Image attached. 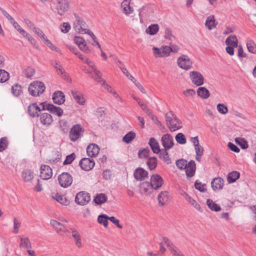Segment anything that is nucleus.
<instances>
[{"instance_id":"47","label":"nucleus","mask_w":256,"mask_h":256,"mask_svg":"<svg viewBox=\"0 0 256 256\" xmlns=\"http://www.w3.org/2000/svg\"><path fill=\"white\" fill-rule=\"evenodd\" d=\"M58 74H59L64 80L70 82L71 80L68 76V74L65 71L64 69L62 67L56 70Z\"/></svg>"},{"instance_id":"63","label":"nucleus","mask_w":256,"mask_h":256,"mask_svg":"<svg viewBox=\"0 0 256 256\" xmlns=\"http://www.w3.org/2000/svg\"><path fill=\"white\" fill-rule=\"evenodd\" d=\"M70 29V25L68 22H64L60 26L61 32L67 33Z\"/></svg>"},{"instance_id":"30","label":"nucleus","mask_w":256,"mask_h":256,"mask_svg":"<svg viewBox=\"0 0 256 256\" xmlns=\"http://www.w3.org/2000/svg\"><path fill=\"white\" fill-rule=\"evenodd\" d=\"M22 177L25 182H30L34 178V172L30 169L23 170Z\"/></svg>"},{"instance_id":"7","label":"nucleus","mask_w":256,"mask_h":256,"mask_svg":"<svg viewBox=\"0 0 256 256\" xmlns=\"http://www.w3.org/2000/svg\"><path fill=\"white\" fill-rule=\"evenodd\" d=\"M58 180L61 186L68 188L72 184L73 179L69 173L62 172L59 175Z\"/></svg>"},{"instance_id":"5","label":"nucleus","mask_w":256,"mask_h":256,"mask_svg":"<svg viewBox=\"0 0 256 256\" xmlns=\"http://www.w3.org/2000/svg\"><path fill=\"white\" fill-rule=\"evenodd\" d=\"M52 4L57 13L60 16L64 15L70 8V0H54Z\"/></svg>"},{"instance_id":"61","label":"nucleus","mask_w":256,"mask_h":256,"mask_svg":"<svg viewBox=\"0 0 256 256\" xmlns=\"http://www.w3.org/2000/svg\"><path fill=\"white\" fill-rule=\"evenodd\" d=\"M60 126L62 130L64 132H68V122L64 120L59 121Z\"/></svg>"},{"instance_id":"43","label":"nucleus","mask_w":256,"mask_h":256,"mask_svg":"<svg viewBox=\"0 0 256 256\" xmlns=\"http://www.w3.org/2000/svg\"><path fill=\"white\" fill-rule=\"evenodd\" d=\"M206 26L209 29L212 30V28L216 27L215 20L214 16H210L208 18L206 22Z\"/></svg>"},{"instance_id":"41","label":"nucleus","mask_w":256,"mask_h":256,"mask_svg":"<svg viewBox=\"0 0 256 256\" xmlns=\"http://www.w3.org/2000/svg\"><path fill=\"white\" fill-rule=\"evenodd\" d=\"M146 164L150 170H154L157 166V159L156 157H150L146 161Z\"/></svg>"},{"instance_id":"32","label":"nucleus","mask_w":256,"mask_h":256,"mask_svg":"<svg viewBox=\"0 0 256 256\" xmlns=\"http://www.w3.org/2000/svg\"><path fill=\"white\" fill-rule=\"evenodd\" d=\"M168 150L162 149L159 152V158L167 164H171V160L168 152Z\"/></svg>"},{"instance_id":"56","label":"nucleus","mask_w":256,"mask_h":256,"mask_svg":"<svg viewBox=\"0 0 256 256\" xmlns=\"http://www.w3.org/2000/svg\"><path fill=\"white\" fill-rule=\"evenodd\" d=\"M98 222L106 228L108 226V216L106 214H100L98 218Z\"/></svg>"},{"instance_id":"57","label":"nucleus","mask_w":256,"mask_h":256,"mask_svg":"<svg viewBox=\"0 0 256 256\" xmlns=\"http://www.w3.org/2000/svg\"><path fill=\"white\" fill-rule=\"evenodd\" d=\"M8 78L9 74L4 70H0V82H6Z\"/></svg>"},{"instance_id":"12","label":"nucleus","mask_w":256,"mask_h":256,"mask_svg":"<svg viewBox=\"0 0 256 256\" xmlns=\"http://www.w3.org/2000/svg\"><path fill=\"white\" fill-rule=\"evenodd\" d=\"M154 56L156 58H162L168 56L170 55V50L168 46H162L158 48L156 47L152 48Z\"/></svg>"},{"instance_id":"2","label":"nucleus","mask_w":256,"mask_h":256,"mask_svg":"<svg viewBox=\"0 0 256 256\" xmlns=\"http://www.w3.org/2000/svg\"><path fill=\"white\" fill-rule=\"evenodd\" d=\"M76 21L74 24V30L80 34H89L91 38H96L95 35L89 30L87 28L88 26L83 20L78 15L74 14Z\"/></svg>"},{"instance_id":"22","label":"nucleus","mask_w":256,"mask_h":256,"mask_svg":"<svg viewBox=\"0 0 256 256\" xmlns=\"http://www.w3.org/2000/svg\"><path fill=\"white\" fill-rule=\"evenodd\" d=\"M41 109L36 103L30 104L28 109V114L32 117L34 118L40 116V112Z\"/></svg>"},{"instance_id":"13","label":"nucleus","mask_w":256,"mask_h":256,"mask_svg":"<svg viewBox=\"0 0 256 256\" xmlns=\"http://www.w3.org/2000/svg\"><path fill=\"white\" fill-rule=\"evenodd\" d=\"M150 183L153 188L156 190L162 187L164 184V180L160 176L154 174L152 176Z\"/></svg>"},{"instance_id":"35","label":"nucleus","mask_w":256,"mask_h":256,"mask_svg":"<svg viewBox=\"0 0 256 256\" xmlns=\"http://www.w3.org/2000/svg\"><path fill=\"white\" fill-rule=\"evenodd\" d=\"M72 230V235L74 238L76 246L78 248H80L82 246V240L79 232L75 229Z\"/></svg>"},{"instance_id":"38","label":"nucleus","mask_w":256,"mask_h":256,"mask_svg":"<svg viewBox=\"0 0 256 256\" xmlns=\"http://www.w3.org/2000/svg\"><path fill=\"white\" fill-rule=\"evenodd\" d=\"M226 44L234 47H238V40L235 35H231L226 40Z\"/></svg>"},{"instance_id":"62","label":"nucleus","mask_w":256,"mask_h":256,"mask_svg":"<svg viewBox=\"0 0 256 256\" xmlns=\"http://www.w3.org/2000/svg\"><path fill=\"white\" fill-rule=\"evenodd\" d=\"M194 186L196 190H198L199 191H200L201 192H204L206 190V184H202L200 182H198L197 181L194 184Z\"/></svg>"},{"instance_id":"59","label":"nucleus","mask_w":256,"mask_h":256,"mask_svg":"<svg viewBox=\"0 0 256 256\" xmlns=\"http://www.w3.org/2000/svg\"><path fill=\"white\" fill-rule=\"evenodd\" d=\"M164 37L166 39L172 41L175 37L172 33V30L170 28H166L164 31Z\"/></svg>"},{"instance_id":"19","label":"nucleus","mask_w":256,"mask_h":256,"mask_svg":"<svg viewBox=\"0 0 256 256\" xmlns=\"http://www.w3.org/2000/svg\"><path fill=\"white\" fill-rule=\"evenodd\" d=\"M74 42L79 48L85 53L88 54L90 52V50L87 46L85 40L82 37L76 36L74 38Z\"/></svg>"},{"instance_id":"26","label":"nucleus","mask_w":256,"mask_h":256,"mask_svg":"<svg viewBox=\"0 0 256 256\" xmlns=\"http://www.w3.org/2000/svg\"><path fill=\"white\" fill-rule=\"evenodd\" d=\"M196 168L195 162L194 160H190L184 169L188 177L191 178L194 176L196 172Z\"/></svg>"},{"instance_id":"21","label":"nucleus","mask_w":256,"mask_h":256,"mask_svg":"<svg viewBox=\"0 0 256 256\" xmlns=\"http://www.w3.org/2000/svg\"><path fill=\"white\" fill-rule=\"evenodd\" d=\"M50 224L60 234L63 235L68 230L67 228L63 224L56 220H51Z\"/></svg>"},{"instance_id":"15","label":"nucleus","mask_w":256,"mask_h":256,"mask_svg":"<svg viewBox=\"0 0 256 256\" xmlns=\"http://www.w3.org/2000/svg\"><path fill=\"white\" fill-rule=\"evenodd\" d=\"M71 94L74 100L80 105H84L86 100L84 94L80 91L77 90H72Z\"/></svg>"},{"instance_id":"51","label":"nucleus","mask_w":256,"mask_h":256,"mask_svg":"<svg viewBox=\"0 0 256 256\" xmlns=\"http://www.w3.org/2000/svg\"><path fill=\"white\" fill-rule=\"evenodd\" d=\"M175 139L178 143L180 144H186V140L185 136L182 132L178 133Z\"/></svg>"},{"instance_id":"18","label":"nucleus","mask_w":256,"mask_h":256,"mask_svg":"<svg viewBox=\"0 0 256 256\" xmlns=\"http://www.w3.org/2000/svg\"><path fill=\"white\" fill-rule=\"evenodd\" d=\"M158 203L161 206H164L168 204L170 202V196L169 192L166 191L161 192L158 197Z\"/></svg>"},{"instance_id":"16","label":"nucleus","mask_w":256,"mask_h":256,"mask_svg":"<svg viewBox=\"0 0 256 256\" xmlns=\"http://www.w3.org/2000/svg\"><path fill=\"white\" fill-rule=\"evenodd\" d=\"M52 169L47 165H42L40 167V176L44 180H47L52 178Z\"/></svg>"},{"instance_id":"48","label":"nucleus","mask_w":256,"mask_h":256,"mask_svg":"<svg viewBox=\"0 0 256 256\" xmlns=\"http://www.w3.org/2000/svg\"><path fill=\"white\" fill-rule=\"evenodd\" d=\"M235 142L242 149H246L248 148V142L244 138H235Z\"/></svg>"},{"instance_id":"27","label":"nucleus","mask_w":256,"mask_h":256,"mask_svg":"<svg viewBox=\"0 0 256 256\" xmlns=\"http://www.w3.org/2000/svg\"><path fill=\"white\" fill-rule=\"evenodd\" d=\"M40 122L44 125L50 126L53 122V118L50 114L44 112L40 115Z\"/></svg>"},{"instance_id":"54","label":"nucleus","mask_w":256,"mask_h":256,"mask_svg":"<svg viewBox=\"0 0 256 256\" xmlns=\"http://www.w3.org/2000/svg\"><path fill=\"white\" fill-rule=\"evenodd\" d=\"M12 91L14 96H18L22 92V86L20 84H16L12 86Z\"/></svg>"},{"instance_id":"3","label":"nucleus","mask_w":256,"mask_h":256,"mask_svg":"<svg viewBox=\"0 0 256 256\" xmlns=\"http://www.w3.org/2000/svg\"><path fill=\"white\" fill-rule=\"evenodd\" d=\"M164 244H166L170 251L171 253L175 256H184L181 251L174 245L171 241L167 238H163L162 241L160 243V249L159 252L164 254L166 249L164 246Z\"/></svg>"},{"instance_id":"11","label":"nucleus","mask_w":256,"mask_h":256,"mask_svg":"<svg viewBox=\"0 0 256 256\" xmlns=\"http://www.w3.org/2000/svg\"><path fill=\"white\" fill-rule=\"evenodd\" d=\"M161 142L164 149L170 150L174 145L173 137L169 134H166L161 138Z\"/></svg>"},{"instance_id":"45","label":"nucleus","mask_w":256,"mask_h":256,"mask_svg":"<svg viewBox=\"0 0 256 256\" xmlns=\"http://www.w3.org/2000/svg\"><path fill=\"white\" fill-rule=\"evenodd\" d=\"M158 29L159 26L158 24H152L148 26L146 32L150 35H154L158 32Z\"/></svg>"},{"instance_id":"20","label":"nucleus","mask_w":256,"mask_h":256,"mask_svg":"<svg viewBox=\"0 0 256 256\" xmlns=\"http://www.w3.org/2000/svg\"><path fill=\"white\" fill-rule=\"evenodd\" d=\"M52 100L56 104L60 105L65 102V96L63 92L56 91L52 94Z\"/></svg>"},{"instance_id":"4","label":"nucleus","mask_w":256,"mask_h":256,"mask_svg":"<svg viewBox=\"0 0 256 256\" xmlns=\"http://www.w3.org/2000/svg\"><path fill=\"white\" fill-rule=\"evenodd\" d=\"M45 89L46 86L44 84L38 80L32 82L28 86V92L34 96H37L42 94Z\"/></svg>"},{"instance_id":"50","label":"nucleus","mask_w":256,"mask_h":256,"mask_svg":"<svg viewBox=\"0 0 256 256\" xmlns=\"http://www.w3.org/2000/svg\"><path fill=\"white\" fill-rule=\"evenodd\" d=\"M246 46L248 50L252 54H256V45L252 40H248L246 42Z\"/></svg>"},{"instance_id":"14","label":"nucleus","mask_w":256,"mask_h":256,"mask_svg":"<svg viewBox=\"0 0 256 256\" xmlns=\"http://www.w3.org/2000/svg\"><path fill=\"white\" fill-rule=\"evenodd\" d=\"M79 164L82 170L86 171H88L94 167L95 162L92 159L83 158L80 160Z\"/></svg>"},{"instance_id":"36","label":"nucleus","mask_w":256,"mask_h":256,"mask_svg":"<svg viewBox=\"0 0 256 256\" xmlns=\"http://www.w3.org/2000/svg\"><path fill=\"white\" fill-rule=\"evenodd\" d=\"M52 198L64 206H67L69 204V201L64 196L58 193L52 196Z\"/></svg>"},{"instance_id":"8","label":"nucleus","mask_w":256,"mask_h":256,"mask_svg":"<svg viewBox=\"0 0 256 256\" xmlns=\"http://www.w3.org/2000/svg\"><path fill=\"white\" fill-rule=\"evenodd\" d=\"M178 66L184 70H188L192 66V62L187 55L182 54L177 60Z\"/></svg>"},{"instance_id":"33","label":"nucleus","mask_w":256,"mask_h":256,"mask_svg":"<svg viewBox=\"0 0 256 256\" xmlns=\"http://www.w3.org/2000/svg\"><path fill=\"white\" fill-rule=\"evenodd\" d=\"M240 176V173L236 171L230 172L227 176V180L229 184L235 182Z\"/></svg>"},{"instance_id":"28","label":"nucleus","mask_w":256,"mask_h":256,"mask_svg":"<svg viewBox=\"0 0 256 256\" xmlns=\"http://www.w3.org/2000/svg\"><path fill=\"white\" fill-rule=\"evenodd\" d=\"M130 0H124L122 3V8L123 12L126 16L133 13L134 9L130 6Z\"/></svg>"},{"instance_id":"9","label":"nucleus","mask_w":256,"mask_h":256,"mask_svg":"<svg viewBox=\"0 0 256 256\" xmlns=\"http://www.w3.org/2000/svg\"><path fill=\"white\" fill-rule=\"evenodd\" d=\"M190 77L192 82L196 86H200L204 83L203 76L198 72L192 71L190 72Z\"/></svg>"},{"instance_id":"39","label":"nucleus","mask_w":256,"mask_h":256,"mask_svg":"<svg viewBox=\"0 0 256 256\" xmlns=\"http://www.w3.org/2000/svg\"><path fill=\"white\" fill-rule=\"evenodd\" d=\"M106 196L105 194L102 193L96 194L94 201L97 204H102L106 202Z\"/></svg>"},{"instance_id":"24","label":"nucleus","mask_w":256,"mask_h":256,"mask_svg":"<svg viewBox=\"0 0 256 256\" xmlns=\"http://www.w3.org/2000/svg\"><path fill=\"white\" fill-rule=\"evenodd\" d=\"M86 152L88 156L90 157L96 156L100 152V148L96 144H90L87 147Z\"/></svg>"},{"instance_id":"23","label":"nucleus","mask_w":256,"mask_h":256,"mask_svg":"<svg viewBox=\"0 0 256 256\" xmlns=\"http://www.w3.org/2000/svg\"><path fill=\"white\" fill-rule=\"evenodd\" d=\"M212 190L216 192L222 188L224 186V180L220 178H216L213 179L211 183Z\"/></svg>"},{"instance_id":"60","label":"nucleus","mask_w":256,"mask_h":256,"mask_svg":"<svg viewBox=\"0 0 256 256\" xmlns=\"http://www.w3.org/2000/svg\"><path fill=\"white\" fill-rule=\"evenodd\" d=\"M24 73L26 77L30 78L34 75L35 70L33 68L28 67L24 70Z\"/></svg>"},{"instance_id":"42","label":"nucleus","mask_w":256,"mask_h":256,"mask_svg":"<svg viewBox=\"0 0 256 256\" xmlns=\"http://www.w3.org/2000/svg\"><path fill=\"white\" fill-rule=\"evenodd\" d=\"M136 137V134L132 131L129 132L122 138V140L126 144H130Z\"/></svg>"},{"instance_id":"53","label":"nucleus","mask_w":256,"mask_h":256,"mask_svg":"<svg viewBox=\"0 0 256 256\" xmlns=\"http://www.w3.org/2000/svg\"><path fill=\"white\" fill-rule=\"evenodd\" d=\"M216 109L220 114H226L228 111V107L224 104H218Z\"/></svg>"},{"instance_id":"49","label":"nucleus","mask_w":256,"mask_h":256,"mask_svg":"<svg viewBox=\"0 0 256 256\" xmlns=\"http://www.w3.org/2000/svg\"><path fill=\"white\" fill-rule=\"evenodd\" d=\"M150 150L148 148H142L139 150L138 157L140 158H146L149 156Z\"/></svg>"},{"instance_id":"6","label":"nucleus","mask_w":256,"mask_h":256,"mask_svg":"<svg viewBox=\"0 0 256 256\" xmlns=\"http://www.w3.org/2000/svg\"><path fill=\"white\" fill-rule=\"evenodd\" d=\"M84 132V128L80 124H76L70 129V138L72 141H76L80 138Z\"/></svg>"},{"instance_id":"52","label":"nucleus","mask_w":256,"mask_h":256,"mask_svg":"<svg viewBox=\"0 0 256 256\" xmlns=\"http://www.w3.org/2000/svg\"><path fill=\"white\" fill-rule=\"evenodd\" d=\"M92 77L94 79V80L101 84H104V80L102 78V73L100 70L94 73V76H92Z\"/></svg>"},{"instance_id":"10","label":"nucleus","mask_w":256,"mask_h":256,"mask_svg":"<svg viewBox=\"0 0 256 256\" xmlns=\"http://www.w3.org/2000/svg\"><path fill=\"white\" fill-rule=\"evenodd\" d=\"M90 200L88 193L85 192H80L77 194L76 198V202L80 205L84 206L88 204Z\"/></svg>"},{"instance_id":"25","label":"nucleus","mask_w":256,"mask_h":256,"mask_svg":"<svg viewBox=\"0 0 256 256\" xmlns=\"http://www.w3.org/2000/svg\"><path fill=\"white\" fill-rule=\"evenodd\" d=\"M148 172L142 168H136L134 173V178L138 180H142L148 176Z\"/></svg>"},{"instance_id":"44","label":"nucleus","mask_w":256,"mask_h":256,"mask_svg":"<svg viewBox=\"0 0 256 256\" xmlns=\"http://www.w3.org/2000/svg\"><path fill=\"white\" fill-rule=\"evenodd\" d=\"M194 149L196 153V160L200 162L201 160V156L204 154V148L199 144L194 146Z\"/></svg>"},{"instance_id":"29","label":"nucleus","mask_w":256,"mask_h":256,"mask_svg":"<svg viewBox=\"0 0 256 256\" xmlns=\"http://www.w3.org/2000/svg\"><path fill=\"white\" fill-rule=\"evenodd\" d=\"M148 144L154 154H158L162 150L160 149L159 143L154 138H151L150 139Z\"/></svg>"},{"instance_id":"31","label":"nucleus","mask_w":256,"mask_h":256,"mask_svg":"<svg viewBox=\"0 0 256 256\" xmlns=\"http://www.w3.org/2000/svg\"><path fill=\"white\" fill-rule=\"evenodd\" d=\"M48 111L58 116H60L63 114V110L60 108L52 104L48 106Z\"/></svg>"},{"instance_id":"46","label":"nucleus","mask_w":256,"mask_h":256,"mask_svg":"<svg viewBox=\"0 0 256 256\" xmlns=\"http://www.w3.org/2000/svg\"><path fill=\"white\" fill-rule=\"evenodd\" d=\"M186 200L198 210L200 212H202V210L200 205L190 196H189Z\"/></svg>"},{"instance_id":"34","label":"nucleus","mask_w":256,"mask_h":256,"mask_svg":"<svg viewBox=\"0 0 256 256\" xmlns=\"http://www.w3.org/2000/svg\"><path fill=\"white\" fill-rule=\"evenodd\" d=\"M197 94L199 96L203 99H206L210 96L208 90L205 87H200L198 88Z\"/></svg>"},{"instance_id":"37","label":"nucleus","mask_w":256,"mask_h":256,"mask_svg":"<svg viewBox=\"0 0 256 256\" xmlns=\"http://www.w3.org/2000/svg\"><path fill=\"white\" fill-rule=\"evenodd\" d=\"M20 246L21 248H24L26 249L32 248V244L30 239L28 238H24L23 236H20Z\"/></svg>"},{"instance_id":"55","label":"nucleus","mask_w":256,"mask_h":256,"mask_svg":"<svg viewBox=\"0 0 256 256\" xmlns=\"http://www.w3.org/2000/svg\"><path fill=\"white\" fill-rule=\"evenodd\" d=\"M176 164L177 168L180 170H184L188 165L187 161L184 159L176 160Z\"/></svg>"},{"instance_id":"1","label":"nucleus","mask_w":256,"mask_h":256,"mask_svg":"<svg viewBox=\"0 0 256 256\" xmlns=\"http://www.w3.org/2000/svg\"><path fill=\"white\" fill-rule=\"evenodd\" d=\"M165 118L167 126L171 132H174L182 128L180 120L172 111L166 112Z\"/></svg>"},{"instance_id":"17","label":"nucleus","mask_w":256,"mask_h":256,"mask_svg":"<svg viewBox=\"0 0 256 256\" xmlns=\"http://www.w3.org/2000/svg\"><path fill=\"white\" fill-rule=\"evenodd\" d=\"M140 193L142 195L148 196L152 194L154 190L148 182H142L139 186Z\"/></svg>"},{"instance_id":"64","label":"nucleus","mask_w":256,"mask_h":256,"mask_svg":"<svg viewBox=\"0 0 256 256\" xmlns=\"http://www.w3.org/2000/svg\"><path fill=\"white\" fill-rule=\"evenodd\" d=\"M106 114L105 110L103 108H99L96 111L95 115L98 118H100Z\"/></svg>"},{"instance_id":"58","label":"nucleus","mask_w":256,"mask_h":256,"mask_svg":"<svg viewBox=\"0 0 256 256\" xmlns=\"http://www.w3.org/2000/svg\"><path fill=\"white\" fill-rule=\"evenodd\" d=\"M8 140L6 137H3L0 139V152H3L7 148Z\"/></svg>"},{"instance_id":"40","label":"nucleus","mask_w":256,"mask_h":256,"mask_svg":"<svg viewBox=\"0 0 256 256\" xmlns=\"http://www.w3.org/2000/svg\"><path fill=\"white\" fill-rule=\"evenodd\" d=\"M206 204L208 208L212 211L219 212L221 210L220 206L218 205L210 199L207 200Z\"/></svg>"}]
</instances>
